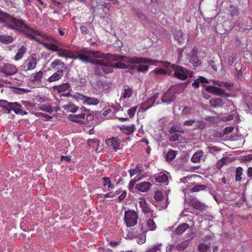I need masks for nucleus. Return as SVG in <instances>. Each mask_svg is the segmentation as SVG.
Instances as JSON below:
<instances>
[{
    "label": "nucleus",
    "mask_w": 252,
    "mask_h": 252,
    "mask_svg": "<svg viewBox=\"0 0 252 252\" xmlns=\"http://www.w3.org/2000/svg\"><path fill=\"white\" fill-rule=\"evenodd\" d=\"M0 23L4 24L8 28L18 31L25 35H27L34 39L45 47V44H49L45 41L57 42V40L51 35L35 30L27 25L23 20L16 19L10 15L0 10Z\"/></svg>",
    "instance_id": "nucleus-1"
},
{
    "label": "nucleus",
    "mask_w": 252,
    "mask_h": 252,
    "mask_svg": "<svg viewBox=\"0 0 252 252\" xmlns=\"http://www.w3.org/2000/svg\"><path fill=\"white\" fill-rule=\"evenodd\" d=\"M106 57L104 59L111 60L113 61H117L116 63H112L110 61H105L104 60L94 59L92 63L97 66L94 68V72L96 75L101 76L103 72L105 74L112 73L113 68L126 69L127 68H132L139 62L141 59L136 58H130L128 57L119 55L105 54Z\"/></svg>",
    "instance_id": "nucleus-2"
},
{
    "label": "nucleus",
    "mask_w": 252,
    "mask_h": 252,
    "mask_svg": "<svg viewBox=\"0 0 252 252\" xmlns=\"http://www.w3.org/2000/svg\"><path fill=\"white\" fill-rule=\"evenodd\" d=\"M63 44L59 42H50L49 44H45V48L53 52H57V55L59 57L71 59L73 60L78 59L83 63H90L94 60L93 58H105V54L98 51H94L92 49L83 48L80 51L74 53L73 51L65 48H61Z\"/></svg>",
    "instance_id": "nucleus-3"
},
{
    "label": "nucleus",
    "mask_w": 252,
    "mask_h": 252,
    "mask_svg": "<svg viewBox=\"0 0 252 252\" xmlns=\"http://www.w3.org/2000/svg\"><path fill=\"white\" fill-rule=\"evenodd\" d=\"M77 112V114L69 115L68 117V120L80 125H85L86 123V108L84 107L80 108Z\"/></svg>",
    "instance_id": "nucleus-4"
},
{
    "label": "nucleus",
    "mask_w": 252,
    "mask_h": 252,
    "mask_svg": "<svg viewBox=\"0 0 252 252\" xmlns=\"http://www.w3.org/2000/svg\"><path fill=\"white\" fill-rule=\"evenodd\" d=\"M138 215L134 210H129L125 213L124 220L127 227L135 225L137 222Z\"/></svg>",
    "instance_id": "nucleus-5"
},
{
    "label": "nucleus",
    "mask_w": 252,
    "mask_h": 252,
    "mask_svg": "<svg viewBox=\"0 0 252 252\" xmlns=\"http://www.w3.org/2000/svg\"><path fill=\"white\" fill-rule=\"evenodd\" d=\"M172 68L174 71V75L178 79L182 80H186L189 74V71L178 65L172 64Z\"/></svg>",
    "instance_id": "nucleus-6"
},
{
    "label": "nucleus",
    "mask_w": 252,
    "mask_h": 252,
    "mask_svg": "<svg viewBox=\"0 0 252 252\" xmlns=\"http://www.w3.org/2000/svg\"><path fill=\"white\" fill-rule=\"evenodd\" d=\"M37 63L36 54L34 53L30 54L23 63L25 70L29 71L34 69L36 66Z\"/></svg>",
    "instance_id": "nucleus-7"
},
{
    "label": "nucleus",
    "mask_w": 252,
    "mask_h": 252,
    "mask_svg": "<svg viewBox=\"0 0 252 252\" xmlns=\"http://www.w3.org/2000/svg\"><path fill=\"white\" fill-rule=\"evenodd\" d=\"M130 58H136V59H141V62L138 63L135 66L133 67V68H128L130 69H137L138 71H145L147 70L148 69V66L147 65H143L140 63H149L151 64H154L157 62L155 60H151L148 58H136V57H129Z\"/></svg>",
    "instance_id": "nucleus-8"
},
{
    "label": "nucleus",
    "mask_w": 252,
    "mask_h": 252,
    "mask_svg": "<svg viewBox=\"0 0 252 252\" xmlns=\"http://www.w3.org/2000/svg\"><path fill=\"white\" fill-rule=\"evenodd\" d=\"M17 71L18 69L15 65L9 63H4L0 68V72L6 76L14 75Z\"/></svg>",
    "instance_id": "nucleus-9"
},
{
    "label": "nucleus",
    "mask_w": 252,
    "mask_h": 252,
    "mask_svg": "<svg viewBox=\"0 0 252 252\" xmlns=\"http://www.w3.org/2000/svg\"><path fill=\"white\" fill-rule=\"evenodd\" d=\"M176 93L171 89L168 90L162 97L161 100L164 103L169 104L175 99Z\"/></svg>",
    "instance_id": "nucleus-10"
},
{
    "label": "nucleus",
    "mask_w": 252,
    "mask_h": 252,
    "mask_svg": "<svg viewBox=\"0 0 252 252\" xmlns=\"http://www.w3.org/2000/svg\"><path fill=\"white\" fill-rule=\"evenodd\" d=\"M64 70L63 69H58L47 79L49 83H53L59 81L63 76Z\"/></svg>",
    "instance_id": "nucleus-11"
},
{
    "label": "nucleus",
    "mask_w": 252,
    "mask_h": 252,
    "mask_svg": "<svg viewBox=\"0 0 252 252\" xmlns=\"http://www.w3.org/2000/svg\"><path fill=\"white\" fill-rule=\"evenodd\" d=\"M158 97L159 94L156 93L153 96L149 98L147 101L142 105V108L145 110H148L154 104Z\"/></svg>",
    "instance_id": "nucleus-12"
},
{
    "label": "nucleus",
    "mask_w": 252,
    "mask_h": 252,
    "mask_svg": "<svg viewBox=\"0 0 252 252\" xmlns=\"http://www.w3.org/2000/svg\"><path fill=\"white\" fill-rule=\"evenodd\" d=\"M108 146L114 150L119 149L120 146V140L117 137H112L106 140Z\"/></svg>",
    "instance_id": "nucleus-13"
},
{
    "label": "nucleus",
    "mask_w": 252,
    "mask_h": 252,
    "mask_svg": "<svg viewBox=\"0 0 252 252\" xmlns=\"http://www.w3.org/2000/svg\"><path fill=\"white\" fill-rule=\"evenodd\" d=\"M205 90L206 91L212 93L214 94L220 96H224L226 94L225 91L222 89L212 86H206Z\"/></svg>",
    "instance_id": "nucleus-14"
},
{
    "label": "nucleus",
    "mask_w": 252,
    "mask_h": 252,
    "mask_svg": "<svg viewBox=\"0 0 252 252\" xmlns=\"http://www.w3.org/2000/svg\"><path fill=\"white\" fill-rule=\"evenodd\" d=\"M119 129L126 135H130L133 133L135 129V125L131 124L130 125H122L119 126Z\"/></svg>",
    "instance_id": "nucleus-15"
},
{
    "label": "nucleus",
    "mask_w": 252,
    "mask_h": 252,
    "mask_svg": "<svg viewBox=\"0 0 252 252\" xmlns=\"http://www.w3.org/2000/svg\"><path fill=\"white\" fill-rule=\"evenodd\" d=\"M50 67L53 69L57 70L60 69L65 68V64L59 59H56L51 63Z\"/></svg>",
    "instance_id": "nucleus-16"
},
{
    "label": "nucleus",
    "mask_w": 252,
    "mask_h": 252,
    "mask_svg": "<svg viewBox=\"0 0 252 252\" xmlns=\"http://www.w3.org/2000/svg\"><path fill=\"white\" fill-rule=\"evenodd\" d=\"M139 206L141 208L142 212L145 215L153 212V210L151 209L150 205L147 204L145 198L141 199L139 201Z\"/></svg>",
    "instance_id": "nucleus-17"
},
{
    "label": "nucleus",
    "mask_w": 252,
    "mask_h": 252,
    "mask_svg": "<svg viewBox=\"0 0 252 252\" xmlns=\"http://www.w3.org/2000/svg\"><path fill=\"white\" fill-rule=\"evenodd\" d=\"M189 205L194 209L197 210L202 212L204 210V204L199 202L195 198H192L189 201Z\"/></svg>",
    "instance_id": "nucleus-18"
},
{
    "label": "nucleus",
    "mask_w": 252,
    "mask_h": 252,
    "mask_svg": "<svg viewBox=\"0 0 252 252\" xmlns=\"http://www.w3.org/2000/svg\"><path fill=\"white\" fill-rule=\"evenodd\" d=\"M206 157L204 153L202 150H199L196 152L192 156L191 160L193 163H198L202 159H205Z\"/></svg>",
    "instance_id": "nucleus-19"
},
{
    "label": "nucleus",
    "mask_w": 252,
    "mask_h": 252,
    "mask_svg": "<svg viewBox=\"0 0 252 252\" xmlns=\"http://www.w3.org/2000/svg\"><path fill=\"white\" fill-rule=\"evenodd\" d=\"M43 73L42 71H39L32 73L30 76V81L37 83H40L43 77Z\"/></svg>",
    "instance_id": "nucleus-20"
},
{
    "label": "nucleus",
    "mask_w": 252,
    "mask_h": 252,
    "mask_svg": "<svg viewBox=\"0 0 252 252\" xmlns=\"http://www.w3.org/2000/svg\"><path fill=\"white\" fill-rule=\"evenodd\" d=\"M70 88V86L68 83H63L60 85H56L53 87L54 90L58 93L65 92L68 91Z\"/></svg>",
    "instance_id": "nucleus-21"
},
{
    "label": "nucleus",
    "mask_w": 252,
    "mask_h": 252,
    "mask_svg": "<svg viewBox=\"0 0 252 252\" xmlns=\"http://www.w3.org/2000/svg\"><path fill=\"white\" fill-rule=\"evenodd\" d=\"M10 106V112L13 110L17 114H22V105L17 102H12Z\"/></svg>",
    "instance_id": "nucleus-22"
},
{
    "label": "nucleus",
    "mask_w": 252,
    "mask_h": 252,
    "mask_svg": "<svg viewBox=\"0 0 252 252\" xmlns=\"http://www.w3.org/2000/svg\"><path fill=\"white\" fill-rule=\"evenodd\" d=\"M27 52V48L25 46H21L14 57L15 61H18L21 60Z\"/></svg>",
    "instance_id": "nucleus-23"
},
{
    "label": "nucleus",
    "mask_w": 252,
    "mask_h": 252,
    "mask_svg": "<svg viewBox=\"0 0 252 252\" xmlns=\"http://www.w3.org/2000/svg\"><path fill=\"white\" fill-rule=\"evenodd\" d=\"M151 186V184L148 182H144L137 184V189L142 192L148 191Z\"/></svg>",
    "instance_id": "nucleus-24"
},
{
    "label": "nucleus",
    "mask_w": 252,
    "mask_h": 252,
    "mask_svg": "<svg viewBox=\"0 0 252 252\" xmlns=\"http://www.w3.org/2000/svg\"><path fill=\"white\" fill-rule=\"evenodd\" d=\"M210 104L213 108L220 107L223 104V100L220 98H212L210 100Z\"/></svg>",
    "instance_id": "nucleus-25"
},
{
    "label": "nucleus",
    "mask_w": 252,
    "mask_h": 252,
    "mask_svg": "<svg viewBox=\"0 0 252 252\" xmlns=\"http://www.w3.org/2000/svg\"><path fill=\"white\" fill-rule=\"evenodd\" d=\"M63 108L67 111L73 113H77L78 110H79L80 108L72 103H69L66 105H64L63 106Z\"/></svg>",
    "instance_id": "nucleus-26"
},
{
    "label": "nucleus",
    "mask_w": 252,
    "mask_h": 252,
    "mask_svg": "<svg viewBox=\"0 0 252 252\" xmlns=\"http://www.w3.org/2000/svg\"><path fill=\"white\" fill-rule=\"evenodd\" d=\"M99 103V100L94 97L87 96L84 105H97Z\"/></svg>",
    "instance_id": "nucleus-27"
},
{
    "label": "nucleus",
    "mask_w": 252,
    "mask_h": 252,
    "mask_svg": "<svg viewBox=\"0 0 252 252\" xmlns=\"http://www.w3.org/2000/svg\"><path fill=\"white\" fill-rule=\"evenodd\" d=\"M229 161V158L227 157H223L219 160L215 164V167L218 169H221L226 163Z\"/></svg>",
    "instance_id": "nucleus-28"
},
{
    "label": "nucleus",
    "mask_w": 252,
    "mask_h": 252,
    "mask_svg": "<svg viewBox=\"0 0 252 252\" xmlns=\"http://www.w3.org/2000/svg\"><path fill=\"white\" fill-rule=\"evenodd\" d=\"M132 93L133 92L131 88H128L127 89H125L122 94L120 100H123V101H125L126 99L129 98L132 96Z\"/></svg>",
    "instance_id": "nucleus-29"
},
{
    "label": "nucleus",
    "mask_w": 252,
    "mask_h": 252,
    "mask_svg": "<svg viewBox=\"0 0 252 252\" xmlns=\"http://www.w3.org/2000/svg\"><path fill=\"white\" fill-rule=\"evenodd\" d=\"M243 169L241 167H238L235 171V180L236 182H240L242 180V176L243 174Z\"/></svg>",
    "instance_id": "nucleus-30"
},
{
    "label": "nucleus",
    "mask_w": 252,
    "mask_h": 252,
    "mask_svg": "<svg viewBox=\"0 0 252 252\" xmlns=\"http://www.w3.org/2000/svg\"><path fill=\"white\" fill-rule=\"evenodd\" d=\"M13 41L12 36L7 35H0V42L4 44H9Z\"/></svg>",
    "instance_id": "nucleus-31"
},
{
    "label": "nucleus",
    "mask_w": 252,
    "mask_h": 252,
    "mask_svg": "<svg viewBox=\"0 0 252 252\" xmlns=\"http://www.w3.org/2000/svg\"><path fill=\"white\" fill-rule=\"evenodd\" d=\"M189 228V224L184 223L179 225L175 230L177 234H182Z\"/></svg>",
    "instance_id": "nucleus-32"
},
{
    "label": "nucleus",
    "mask_w": 252,
    "mask_h": 252,
    "mask_svg": "<svg viewBox=\"0 0 252 252\" xmlns=\"http://www.w3.org/2000/svg\"><path fill=\"white\" fill-rule=\"evenodd\" d=\"M156 182L159 183H165L168 180L167 175L163 173H160L158 177L155 178Z\"/></svg>",
    "instance_id": "nucleus-33"
},
{
    "label": "nucleus",
    "mask_w": 252,
    "mask_h": 252,
    "mask_svg": "<svg viewBox=\"0 0 252 252\" xmlns=\"http://www.w3.org/2000/svg\"><path fill=\"white\" fill-rule=\"evenodd\" d=\"M12 102H8L6 100H0V105L4 109L7 110V111H4V113L8 114L10 113V106Z\"/></svg>",
    "instance_id": "nucleus-34"
},
{
    "label": "nucleus",
    "mask_w": 252,
    "mask_h": 252,
    "mask_svg": "<svg viewBox=\"0 0 252 252\" xmlns=\"http://www.w3.org/2000/svg\"><path fill=\"white\" fill-rule=\"evenodd\" d=\"M177 152L173 150L169 151L166 155L167 161H172L176 157Z\"/></svg>",
    "instance_id": "nucleus-35"
},
{
    "label": "nucleus",
    "mask_w": 252,
    "mask_h": 252,
    "mask_svg": "<svg viewBox=\"0 0 252 252\" xmlns=\"http://www.w3.org/2000/svg\"><path fill=\"white\" fill-rule=\"evenodd\" d=\"M189 61L194 66H198L201 63V60L197 56H190Z\"/></svg>",
    "instance_id": "nucleus-36"
},
{
    "label": "nucleus",
    "mask_w": 252,
    "mask_h": 252,
    "mask_svg": "<svg viewBox=\"0 0 252 252\" xmlns=\"http://www.w3.org/2000/svg\"><path fill=\"white\" fill-rule=\"evenodd\" d=\"M189 244V242L188 240H185L181 242V243L178 244L176 246L178 249L179 252H182L184 250L186 249Z\"/></svg>",
    "instance_id": "nucleus-37"
},
{
    "label": "nucleus",
    "mask_w": 252,
    "mask_h": 252,
    "mask_svg": "<svg viewBox=\"0 0 252 252\" xmlns=\"http://www.w3.org/2000/svg\"><path fill=\"white\" fill-rule=\"evenodd\" d=\"M147 226L150 230H155L156 228V224L153 220L149 219L147 220Z\"/></svg>",
    "instance_id": "nucleus-38"
},
{
    "label": "nucleus",
    "mask_w": 252,
    "mask_h": 252,
    "mask_svg": "<svg viewBox=\"0 0 252 252\" xmlns=\"http://www.w3.org/2000/svg\"><path fill=\"white\" fill-rule=\"evenodd\" d=\"M208 150V152L214 155L220 152L221 151V149L219 147L214 146H209L207 148Z\"/></svg>",
    "instance_id": "nucleus-39"
},
{
    "label": "nucleus",
    "mask_w": 252,
    "mask_h": 252,
    "mask_svg": "<svg viewBox=\"0 0 252 252\" xmlns=\"http://www.w3.org/2000/svg\"><path fill=\"white\" fill-rule=\"evenodd\" d=\"M205 123L202 121H195L194 123V129H202L205 127Z\"/></svg>",
    "instance_id": "nucleus-40"
},
{
    "label": "nucleus",
    "mask_w": 252,
    "mask_h": 252,
    "mask_svg": "<svg viewBox=\"0 0 252 252\" xmlns=\"http://www.w3.org/2000/svg\"><path fill=\"white\" fill-rule=\"evenodd\" d=\"M206 186L203 185H196L191 189V192H197L200 190H204L206 189Z\"/></svg>",
    "instance_id": "nucleus-41"
},
{
    "label": "nucleus",
    "mask_w": 252,
    "mask_h": 252,
    "mask_svg": "<svg viewBox=\"0 0 252 252\" xmlns=\"http://www.w3.org/2000/svg\"><path fill=\"white\" fill-rule=\"evenodd\" d=\"M154 197L156 201H157V202L161 201L163 198V195H162V192L159 190L156 191L155 192Z\"/></svg>",
    "instance_id": "nucleus-42"
},
{
    "label": "nucleus",
    "mask_w": 252,
    "mask_h": 252,
    "mask_svg": "<svg viewBox=\"0 0 252 252\" xmlns=\"http://www.w3.org/2000/svg\"><path fill=\"white\" fill-rule=\"evenodd\" d=\"M183 32L181 30L177 31L174 33V37L179 42H181L183 39Z\"/></svg>",
    "instance_id": "nucleus-43"
},
{
    "label": "nucleus",
    "mask_w": 252,
    "mask_h": 252,
    "mask_svg": "<svg viewBox=\"0 0 252 252\" xmlns=\"http://www.w3.org/2000/svg\"><path fill=\"white\" fill-rule=\"evenodd\" d=\"M86 95H85L84 94H82L79 93L76 94L75 95V98L78 100V101H81L83 104L84 105V102H85L86 98H87Z\"/></svg>",
    "instance_id": "nucleus-44"
},
{
    "label": "nucleus",
    "mask_w": 252,
    "mask_h": 252,
    "mask_svg": "<svg viewBox=\"0 0 252 252\" xmlns=\"http://www.w3.org/2000/svg\"><path fill=\"white\" fill-rule=\"evenodd\" d=\"M192 110V107L190 106H185L184 107L183 110L182 111V114L183 115H189L190 113Z\"/></svg>",
    "instance_id": "nucleus-45"
},
{
    "label": "nucleus",
    "mask_w": 252,
    "mask_h": 252,
    "mask_svg": "<svg viewBox=\"0 0 252 252\" xmlns=\"http://www.w3.org/2000/svg\"><path fill=\"white\" fill-rule=\"evenodd\" d=\"M137 108V106H134L130 108L127 110V113L130 118H132L134 117Z\"/></svg>",
    "instance_id": "nucleus-46"
},
{
    "label": "nucleus",
    "mask_w": 252,
    "mask_h": 252,
    "mask_svg": "<svg viewBox=\"0 0 252 252\" xmlns=\"http://www.w3.org/2000/svg\"><path fill=\"white\" fill-rule=\"evenodd\" d=\"M103 179L104 186L108 185V188L109 189H112L113 188V186L111 184V181L109 177H104Z\"/></svg>",
    "instance_id": "nucleus-47"
},
{
    "label": "nucleus",
    "mask_w": 252,
    "mask_h": 252,
    "mask_svg": "<svg viewBox=\"0 0 252 252\" xmlns=\"http://www.w3.org/2000/svg\"><path fill=\"white\" fill-rule=\"evenodd\" d=\"M209 248L204 243H201L199 245L198 250L200 252H207Z\"/></svg>",
    "instance_id": "nucleus-48"
},
{
    "label": "nucleus",
    "mask_w": 252,
    "mask_h": 252,
    "mask_svg": "<svg viewBox=\"0 0 252 252\" xmlns=\"http://www.w3.org/2000/svg\"><path fill=\"white\" fill-rule=\"evenodd\" d=\"M181 137V135L178 133H175L171 134L169 137V140L170 141H176L179 140Z\"/></svg>",
    "instance_id": "nucleus-49"
},
{
    "label": "nucleus",
    "mask_w": 252,
    "mask_h": 252,
    "mask_svg": "<svg viewBox=\"0 0 252 252\" xmlns=\"http://www.w3.org/2000/svg\"><path fill=\"white\" fill-rule=\"evenodd\" d=\"M133 12L135 14L138 16L139 18L141 19H144L145 16L143 13V12L141 11V10L139 9H134L133 10Z\"/></svg>",
    "instance_id": "nucleus-50"
},
{
    "label": "nucleus",
    "mask_w": 252,
    "mask_h": 252,
    "mask_svg": "<svg viewBox=\"0 0 252 252\" xmlns=\"http://www.w3.org/2000/svg\"><path fill=\"white\" fill-rule=\"evenodd\" d=\"M122 192V190H116L114 193L112 192L108 193L106 196L108 197H115L118 196Z\"/></svg>",
    "instance_id": "nucleus-51"
},
{
    "label": "nucleus",
    "mask_w": 252,
    "mask_h": 252,
    "mask_svg": "<svg viewBox=\"0 0 252 252\" xmlns=\"http://www.w3.org/2000/svg\"><path fill=\"white\" fill-rule=\"evenodd\" d=\"M161 244L155 246L153 247H152L151 249H149L148 250L146 251V252H157L158 251L160 250V247Z\"/></svg>",
    "instance_id": "nucleus-52"
},
{
    "label": "nucleus",
    "mask_w": 252,
    "mask_h": 252,
    "mask_svg": "<svg viewBox=\"0 0 252 252\" xmlns=\"http://www.w3.org/2000/svg\"><path fill=\"white\" fill-rule=\"evenodd\" d=\"M166 252H179L176 246H170L166 249Z\"/></svg>",
    "instance_id": "nucleus-53"
},
{
    "label": "nucleus",
    "mask_w": 252,
    "mask_h": 252,
    "mask_svg": "<svg viewBox=\"0 0 252 252\" xmlns=\"http://www.w3.org/2000/svg\"><path fill=\"white\" fill-rule=\"evenodd\" d=\"M154 72L156 74H165L166 73V70L164 69L159 68H157L154 70Z\"/></svg>",
    "instance_id": "nucleus-54"
},
{
    "label": "nucleus",
    "mask_w": 252,
    "mask_h": 252,
    "mask_svg": "<svg viewBox=\"0 0 252 252\" xmlns=\"http://www.w3.org/2000/svg\"><path fill=\"white\" fill-rule=\"evenodd\" d=\"M126 196V192L124 190H122L121 193L118 195V198L120 201L123 200Z\"/></svg>",
    "instance_id": "nucleus-55"
},
{
    "label": "nucleus",
    "mask_w": 252,
    "mask_h": 252,
    "mask_svg": "<svg viewBox=\"0 0 252 252\" xmlns=\"http://www.w3.org/2000/svg\"><path fill=\"white\" fill-rule=\"evenodd\" d=\"M146 236L143 235L138 238V239L137 240V242L139 244H144L146 242Z\"/></svg>",
    "instance_id": "nucleus-56"
},
{
    "label": "nucleus",
    "mask_w": 252,
    "mask_h": 252,
    "mask_svg": "<svg viewBox=\"0 0 252 252\" xmlns=\"http://www.w3.org/2000/svg\"><path fill=\"white\" fill-rule=\"evenodd\" d=\"M195 123V121L193 120H187L184 122V126H191Z\"/></svg>",
    "instance_id": "nucleus-57"
},
{
    "label": "nucleus",
    "mask_w": 252,
    "mask_h": 252,
    "mask_svg": "<svg viewBox=\"0 0 252 252\" xmlns=\"http://www.w3.org/2000/svg\"><path fill=\"white\" fill-rule=\"evenodd\" d=\"M209 64L213 70H214L215 71L217 70V64L214 61H210Z\"/></svg>",
    "instance_id": "nucleus-58"
},
{
    "label": "nucleus",
    "mask_w": 252,
    "mask_h": 252,
    "mask_svg": "<svg viewBox=\"0 0 252 252\" xmlns=\"http://www.w3.org/2000/svg\"><path fill=\"white\" fill-rule=\"evenodd\" d=\"M138 167V164L137 165L136 169H131L129 170L130 177L133 176L137 174Z\"/></svg>",
    "instance_id": "nucleus-59"
},
{
    "label": "nucleus",
    "mask_w": 252,
    "mask_h": 252,
    "mask_svg": "<svg viewBox=\"0 0 252 252\" xmlns=\"http://www.w3.org/2000/svg\"><path fill=\"white\" fill-rule=\"evenodd\" d=\"M81 32L83 34H86L88 33V29L86 26H82L80 27Z\"/></svg>",
    "instance_id": "nucleus-60"
},
{
    "label": "nucleus",
    "mask_w": 252,
    "mask_h": 252,
    "mask_svg": "<svg viewBox=\"0 0 252 252\" xmlns=\"http://www.w3.org/2000/svg\"><path fill=\"white\" fill-rule=\"evenodd\" d=\"M198 80L200 83H208V80L203 76H199V78L197 79Z\"/></svg>",
    "instance_id": "nucleus-61"
},
{
    "label": "nucleus",
    "mask_w": 252,
    "mask_h": 252,
    "mask_svg": "<svg viewBox=\"0 0 252 252\" xmlns=\"http://www.w3.org/2000/svg\"><path fill=\"white\" fill-rule=\"evenodd\" d=\"M242 72L241 71V68L239 69H238L237 68H236L235 76L237 78H240L242 76Z\"/></svg>",
    "instance_id": "nucleus-62"
},
{
    "label": "nucleus",
    "mask_w": 252,
    "mask_h": 252,
    "mask_svg": "<svg viewBox=\"0 0 252 252\" xmlns=\"http://www.w3.org/2000/svg\"><path fill=\"white\" fill-rule=\"evenodd\" d=\"M169 203L168 197L167 196L165 202L161 204V208L162 209H166L168 207Z\"/></svg>",
    "instance_id": "nucleus-63"
},
{
    "label": "nucleus",
    "mask_w": 252,
    "mask_h": 252,
    "mask_svg": "<svg viewBox=\"0 0 252 252\" xmlns=\"http://www.w3.org/2000/svg\"><path fill=\"white\" fill-rule=\"evenodd\" d=\"M197 52L198 49L197 47L194 46L192 49L190 56H197Z\"/></svg>",
    "instance_id": "nucleus-64"
}]
</instances>
